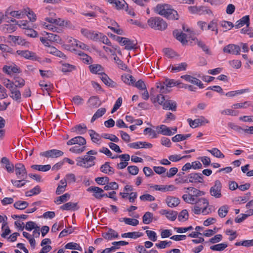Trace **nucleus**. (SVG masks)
<instances>
[{
	"instance_id": "f257e3e1",
	"label": "nucleus",
	"mask_w": 253,
	"mask_h": 253,
	"mask_svg": "<svg viewBox=\"0 0 253 253\" xmlns=\"http://www.w3.org/2000/svg\"><path fill=\"white\" fill-rule=\"evenodd\" d=\"M148 25L152 29L160 31H164L168 27L167 23L162 18L153 17L147 21Z\"/></svg>"
},
{
	"instance_id": "f03ea898",
	"label": "nucleus",
	"mask_w": 253,
	"mask_h": 253,
	"mask_svg": "<svg viewBox=\"0 0 253 253\" xmlns=\"http://www.w3.org/2000/svg\"><path fill=\"white\" fill-rule=\"evenodd\" d=\"M95 159V157L86 154L84 157H78L77 158L76 165L78 166L87 169L95 165L94 160Z\"/></svg>"
},
{
	"instance_id": "7ed1b4c3",
	"label": "nucleus",
	"mask_w": 253,
	"mask_h": 253,
	"mask_svg": "<svg viewBox=\"0 0 253 253\" xmlns=\"http://www.w3.org/2000/svg\"><path fill=\"white\" fill-rule=\"evenodd\" d=\"M157 96V101L161 105L163 106V109L165 110H170L172 111H175L177 108V104L175 101L171 100H166V97L164 95Z\"/></svg>"
},
{
	"instance_id": "20e7f679",
	"label": "nucleus",
	"mask_w": 253,
	"mask_h": 253,
	"mask_svg": "<svg viewBox=\"0 0 253 253\" xmlns=\"http://www.w3.org/2000/svg\"><path fill=\"white\" fill-rule=\"evenodd\" d=\"M15 174L18 179H25L27 177V172L24 165L17 163L15 165Z\"/></svg>"
},
{
	"instance_id": "39448f33",
	"label": "nucleus",
	"mask_w": 253,
	"mask_h": 253,
	"mask_svg": "<svg viewBox=\"0 0 253 253\" xmlns=\"http://www.w3.org/2000/svg\"><path fill=\"white\" fill-rule=\"evenodd\" d=\"M221 188L222 184L220 181L218 180H215L214 185L211 188L210 190L211 195L216 198H220L222 196Z\"/></svg>"
},
{
	"instance_id": "423d86ee",
	"label": "nucleus",
	"mask_w": 253,
	"mask_h": 253,
	"mask_svg": "<svg viewBox=\"0 0 253 253\" xmlns=\"http://www.w3.org/2000/svg\"><path fill=\"white\" fill-rule=\"evenodd\" d=\"M16 53L18 55L27 59L31 60L33 61H39L40 59V58L37 56L36 53L28 50H17Z\"/></svg>"
},
{
	"instance_id": "0eeeda50",
	"label": "nucleus",
	"mask_w": 253,
	"mask_h": 253,
	"mask_svg": "<svg viewBox=\"0 0 253 253\" xmlns=\"http://www.w3.org/2000/svg\"><path fill=\"white\" fill-rule=\"evenodd\" d=\"M63 154L64 153L62 151L57 149H51L41 152L40 155L47 158H57L63 156Z\"/></svg>"
},
{
	"instance_id": "6e6552de",
	"label": "nucleus",
	"mask_w": 253,
	"mask_h": 253,
	"mask_svg": "<svg viewBox=\"0 0 253 253\" xmlns=\"http://www.w3.org/2000/svg\"><path fill=\"white\" fill-rule=\"evenodd\" d=\"M189 179V183H203L204 176L203 174L200 172H193L187 175Z\"/></svg>"
},
{
	"instance_id": "1a4fd4ad",
	"label": "nucleus",
	"mask_w": 253,
	"mask_h": 253,
	"mask_svg": "<svg viewBox=\"0 0 253 253\" xmlns=\"http://www.w3.org/2000/svg\"><path fill=\"white\" fill-rule=\"evenodd\" d=\"M81 33L86 38L97 41L99 40L100 33H95L94 31L88 30L86 29H82Z\"/></svg>"
},
{
	"instance_id": "9d476101",
	"label": "nucleus",
	"mask_w": 253,
	"mask_h": 253,
	"mask_svg": "<svg viewBox=\"0 0 253 253\" xmlns=\"http://www.w3.org/2000/svg\"><path fill=\"white\" fill-rule=\"evenodd\" d=\"M240 50V47L234 44H229L224 47L223 49L224 52L234 55L239 54Z\"/></svg>"
},
{
	"instance_id": "9b49d317",
	"label": "nucleus",
	"mask_w": 253,
	"mask_h": 253,
	"mask_svg": "<svg viewBox=\"0 0 253 253\" xmlns=\"http://www.w3.org/2000/svg\"><path fill=\"white\" fill-rule=\"evenodd\" d=\"M187 121L188 122L190 127L192 128H196L205 124H208L209 123V121L204 117H201L200 118L196 119L194 120H192L191 119H188Z\"/></svg>"
},
{
	"instance_id": "f8f14e48",
	"label": "nucleus",
	"mask_w": 253,
	"mask_h": 253,
	"mask_svg": "<svg viewBox=\"0 0 253 253\" xmlns=\"http://www.w3.org/2000/svg\"><path fill=\"white\" fill-rule=\"evenodd\" d=\"M98 74L101 75L100 79L106 85L112 88L118 86V84L111 80L105 73L102 72L101 73H98Z\"/></svg>"
},
{
	"instance_id": "ddd939ff",
	"label": "nucleus",
	"mask_w": 253,
	"mask_h": 253,
	"mask_svg": "<svg viewBox=\"0 0 253 253\" xmlns=\"http://www.w3.org/2000/svg\"><path fill=\"white\" fill-rule=\"evenodd\" d=\"M170 6V5L168 4H158L154 8V11L155 13L164 17L166 13L169 10Z\"/></svg>"
},
{
	"instance_id": "4468645a",
	"label": "nucleus",
	"mask_w": 253,
	"mask_h": 253,
	"mask_svg": "<svg viewBox=\"0 0 253 253\" xmlns=\"http://www.w3.org/2000/svg\"><path fill=\"white\" fill-rule=\"evenodd\" d=\"M164 17L171 20H176L179 19V15L177 11L173 9L171 5H170L169 10L166 13Z\"/></svg>"
},
{
	"instance_id": "2eb2a0df",
	"label": "nucleus",
	"mask_w": 253,
	"mask_h": 253,
	"mask_svg": "<svg viewBox=\"0 0 253 253\" xmlns=\"http://www.w3.org/2000/svg\"><path fill=\"white\" fill-rule=\"evenodd\" d=\"M86 144V140L82 136H76L67 141L68 145L74 144H78L79 145H84Z\"/></svg>"
},
{
	"instance_id": "dca6fc26",
	"label": "nucleus",
	"mask_w": 253,
	"mask_h": 253,
	"mask_svg": "<svg viewBox=\"0 0 253 253\" xmlns=\"http://www.w3.org/2000/svg\"><path fill=\"white\" fill-rule=\"evenodd\" d=\"M102 236L106 240H112L119 237L118 233L111 228H108L107 232L102 233Z\"/></svg>"
},
{
	"instance_id": "f3484780",
	"label": "nucleus",
	"mask_w": 253,
	"mask_h": 253,
	"mask_svg": "<svg viewBox=\"0 0 253 253\" xmlns=\"http://www.w3.org/2000/svg\"><path fill=\"white\" fill-rule=\"evenodd\" d=\"M0 163L5 165V169L9 173H13L14 172V167L13 164L10 163L9 160L5 157L1 159Z\"/></svg>"
},
{
	"instance_id": "a211bd4d",
	"label": "nucleus",
	"mask_w": 253,
	"mask_h": 253,
	"mask_svg": "<svg viewBox=\"0 0 253 253\" xmlns=\"http://www.w3.org/2000/svg\"><path fill=\"white\" fill-rule=\"evenodd\" d=\"M196 206H200V207H203L202 212L204 213L207 210L209 206V201L207 199L205 198H201L198 199L197 200H196V202L194 203Z\"/></svg>"
},
{
	"instance_id": "6ab92c4d",
	"label": "nucleus",
	"mask_w": 253,
	"mask_h": 253,
	"mask_svg": "<svg viewBox=\"0 0 253 253\" xmlns=\"http://www.w3.org/2000/svg\"><path fill=\"white\" fill-rule=\"evenodd\" d=\"M123 44L125 45V49L130 50L131 49H135L136 46L137 44L136 41H131L130 39L125 38V40L123 41Z\"/></svg>"
},
{
	"instance_id": "aec40b11",
	"label": "nucleus",
	"mask_w": 253,
	"mask_h": 253,
	"mask_svg": "<svg viewBox=\"0 0 253 253\" xmlns=\"http://www.w3.org/2000/svg\"><path fill=\"white\" fill-rule=\"evenodd\" d=\"M173 35L182 44H185L187 42V41L186 40L187 35L185 33L179 32L177 30H175L173 31Z\"/></svg>"
},
{
	"instance_id": "412c9836",
	"label": "nucleus",
	"mask_w": 253,
	"mask_h": 253,
	"mask_svg": "<svg viewBox=\"0 0 253 253\" xmlns=\"http://www.w3.org/2000/svg\"><path fill=\"white\" fill-rule=\"evenodd\" d=\"M245 25H246L247 27H249L250 25V17L249 15L244 16L241 19L237 21L234 26L238 29Z\"/></svg>"
},
{
	"instance_id": "4be33fe9",
	"label": "nucleus",
	"mask_w": 253,
	"mask_h": 253,
	"mask_svg": "<svg viewBox=\"0 0 253 253\" xmlns=\"http://www.w3.org/2000/svg\"><path fill=\"white\" fill-rule=\"evenodd\" d=\"M111 4H114L117 9H125L127 4L124 0H106Z\"/></svg>"
},
{
	"instance_id": "5701e85b",
	"label": "nucleus",
	"mask_w": 253,
	"mask_h": 253,
	"mask_svg": "<svg viewBox=\"0 0 253 253\" xmlns=\"http://www.w3.org/2000/svg\"><path fill=\"white\" fill-rule=\"evenodd\" d=\"M166 203L169 207H175L178 205L180 200L178 198L169 196L166 199Z\"/></svg>"
},
{
	"instance_id": "b1692460",
	"label": "nucleus",
	"mask_w": 253,
	"mask_h": 253,
	"mask_svg": "<svg viewBox=\"0 0 253 253\" xmlns=\"http://www.w3.org/2000/svg\"><path fill=\"white\" fill-rule=\"evenodd\" d=\"M153 187L155 188L156 190H158L160 191H173L176 189V187H174L172 185H155Z\"/></svg>"
},
{
	"instance_id": "393cba45",
	"label": "nucleus",
	"mask_w": 253,
	"mask_h": 253,
	"mask_svg": "<svg viewBox=\"0 0 253 253\" xmlns=\"http://www.w3.org/2000/svg\"><path fill=\"white\" fill-rule=\"evenodd\" d=\"M22 13L20 11H10V7H9L5 12V19H9L8 15H10L13 17L20 18H21Z\"/></svg>"
},
{
	"instance_id": "a878e982",
	"label": "nucleus",
	"mask_w": 253,
	"mask_h": 253,
	"mask_svg": "<svg viewBox=\"0 0 253 253\" xmlns=\"http://www.w3.org/2000/svg\"><path fill=\"white\" fill-rule=\"evenodd\" d=\"M101 172L108 173L109 174H112L114 173V170L112 167L110 166L109 162H106L104 165H102L100 168Z\"/></svg>"
},
{
	"instance_id": "bb28decb",
	"label": "nucleus",
	"mask_w": 253,
	"mask_h": 253,
	"mask_svg": "<svg viewBox=\"0 0 253 253\" xmlns=\"http://www.w3.org/2000/svg\"><path fill=\"white\" fill-rule=\"evenodd\" d=\"M60 209L63 210H77L79 209L77 207V203L68 202L60 207Z\"/></svg>"
},
{
	"instance_id": "cd10ccee",
	"label": "nucleus",
	"mask_w": 253,
	"mask_h": 253,
	"mask_svg": "<svg viewBox=\"0 0 253 253\" xmlns=\"http://www.w3.org/2000/svg\"><path fill=\"white\" fill-rule=\"evenodd\" d=\"M88 102L90 103V106L93 108H97L101 104L99 97L97 96L90 97L88 99Z\"/></svg>"
},
{
	"instance_id": "c85d7f7f",
	"label": "nucleus",
	"mask_w": 253,
	"mask_h": 253,
	"mask_svg": "<svg viewBox=\"0 0 253 253\" xmlns=\"http://www.w3.org/2000/svg\"><path fill=\"white\" fill-rule=\"evenodd\" d=\"M160 130L158 131V133L164 135L171 136L173 134L172 131L166 126L162 125L159 126Z\"/></svg>"
},
{
	"instance_id": "c756f323",
	"label": "nucleus",
	"mask_w": 253,
	"mask_h": 253,
	"mask_svg": "<svg viewBox=\"0 0 253 253\" xmlns=\"http://www.w3.org/2000/svg\"><path fill=\"white\" fill-rule=\"evenodd\" d=\"M2 70L8 75H10L11 73H16L20 72V69L17 66L11 67L7 65L3 66Z\"/></svg>"
},
{
	"instance_id": "7c9ffc66",
	"label": "nucleus",
	"mask_w": 253,
	"mask_h": 253,
	"mask_svg": "<svg viewBox=\"0 0 253 253\" xmlns=\"http://www.w3.org/2000/svg\"><path fill=\"white\" fill-rule=\"evenodd\" d=\"M143 236V233L139 232H132L122 234L121 236L123 238H130L136 239Z\"/></svg>"
},
{
	"instance_id": "2f4dec72",
	"label": "nucleus",
	"mask_w": 253,
	"mask_h": 253,
	"mask_svg": "<svg viewBox=\"0 0 253 253\" xmlns=\"http://www.w3.org/2000/svg\"><path fill=\"white\" fill-rule=\"evenodd\" d=\"M157 88H160L159 92L160 94L159 95H160V98H161V95H163L164 93H167L170 91V90L169 89V87H167L165 85V82L163 83H157Z\"/></svg>"
},
{
	"instance_id": "473e14b6",
	"label": "nucleus",
	"mask_w": 253,
	"mask_h": 253,
	"mask_svg": "<svg viewBox=\"0 0 253 253\" xmlns=\"http://www.w3.org/2000/svg\"><path fill=\"white\" fill-rule=\"evenodd\" d=\"M187 67V64L185 62H182L180 64L171 66V70L174 72H180L185 71Z\"/></svg>"
},
{
	"instance_id": "72a5a7b5",
	"label": "nucleus",
	"mask_w": 253,
	"mask_h": 253,
	"mask_svg": "<svg viewBox=\"0 0 253 253\" xmlns=\"http://www.w3.org/2000/svg\"><path fill=\"white\" fill-rule=\"evenodd\" d=\"M29 206V203L26 201H18L14 205V207L19 210H24Z\"/></svg>"
},
{
	"instance_id": "f704fd0d",
	"label": "nucleus",
	"mask_w": 253,
	"mask_h": 253,
	"mask_svg": "<svg viewBox=\"0 0 253 253\" xmlns=\"http://www.w3.org/2000/svg\"><path fill=\"white\" fill-rule=\"evenodd\" d=\"M31 168L35 170L45 172L51 169V166L50 165H33L31 166Z\"/></svg>"
},
{
	"instance_id": "c9c22d12",
	"label": "nucleus",
	"mask_w": 253,
	"mask_h": 253,
	"mask_svg": "<svg viewBox=\"0 0 253 253\" xmlns=\"http://www.w3.org/2000/svg\"><path fill=\"white\" fill-rule=\"evenodd\" d=\"M78 54L81 56V59L83 62L87 64H90L92 63V59L91 57L83 52L79 51Z\"/></svg>"
},
{
	"instance_id": "e433bc0d",
	"label": "nucleus",
	"mask_w": 253,
	"mask_h": 253,
	"mask_svg": "<svg viewBox=\"0 0 253 253\" xmlns=\"http://www.w3.org/2000/svg\"><path fill=\"white\" fill-rule=\"evenodd\" d=\"M11 95L10 96L13 99L18 102H20L21 98V94L20 91L15 87L13 90L10 91Z\"/></svg>"
},
{
	"instance_id": "4c0bfd02",
	"label": "nucleus",
	"mask_w": 253,
	"mask_h": 253,
	"mask_svg": "<svg viewBox=\"0 0 253 253\" xmlns=\"http://www.w3.org/2000/svg\"><path fill=\"white\" fill-rule=\"evenodd\" d=\"M191 135V134H187L185 135L178 134L172 137L171 140L174 142H179L190 137Z\"/></svg>"
},
{
	"instance_id": "58836bf2",
	"label": "nucleus",
	"mask_w": 253,
	"mask_h": 253,
	"mask_svg": "<svg viewBox=\"0 0 253 253\" xmlns=\"http://www.w3.org/2000/svg\"><path fill=\"white\" fill-rule=\"evenodd\" d=\"M227 244L226 243H222L210 247V249L214 251H222L227 247Z\"/></svg>"
},
{
	"instance_id": "ea45409f",
	"label": "nucleus",
	"mask_w": 253,
	"mask_h": 253,
	"mask_svg": "<svg viewBox=\"0 0 253 253\" xmlns=\"http://www.w3.org/2000/svg\"><path fill=\"white\" fill-rule=\"evenodd\" d=\"M16 29L15 24H5L2 26V30L4 32L11 33L15 31Z\"/></svg>"
},
{
	"instance_id": "a19ab883",
	"label": "nucleus",
	"mask_w": 253,
	"mask_h": 253,
	"mask_svg": "<svg viewBox=\"0 0 253 253\" xmlns=\"http://www.w3.org/2000/svg\"><path fill=\"white\" fill-rule=\"evenodd\" d=\"M229 207L227 205H224L220 207L218 210V214L221 218L226 216L228 212Z\"/></svg>"
},
{
	"instance_id": "79ce46f5",
	"label": "nucleus",
	"mask_w": 253,
	"mask_h": 253,
	"mask_svg": "<svg viewBox=\"0 0 253 253\" xmlns=\"http://www.w3.org/2000/svg\"><path fill=\"white\" fill-rule=\"evenodd\" d=\"M143 222L144 224H150L153 220V214L149 212H146L142 217Z\"/></svg>"
},
{
	"instance_id": "37998d69",
	"label": "nucleus",
	"mask_w": 253,
	"mask_h": 253,
	"mask_svg": "<svg viewBox=\"0 0 253 253\" xmlns=\"http://www.w3.org/2000/svg\"><path fill=\"white\" fill-rule=\"evenodd\" d=\"M208 151L216 158H224L225 157L224 154L216 148H212L211 150H208Z\"/></svg>"
},
{
	"instance_id": "c03bdc74",
	"label": "nucleus",
	"mask_w": 253,
	"mask_h": 253,
	"mask_svg": "<svg viewBox=\"0 0 253 253\" xmlns=\"http://www.w3.org/2000/svg\"><path fill=\"white\" fill-rule=\"evenodd\" d=\"M76 69L75 66L69 64L68 63L62 64L61 71L64 73L71 72Z\"/></svg>"
},
{
	"instance_id": "a18cd8bd",
	"label": "nucleus",
	"mask_w": 253,
	"mask_h": 253,
	"mask_svg": "<svg viewBox=\"0 0 253 253\" xmlns=\"http://www.w3.org/2000/svg\"><path fill=\"white\" fill-rule=\"evenodd\" d=\"M41 192V189L39 185H37L34 188L26 192V196L30 197L34 195H37Z\"/></svg>"
},
{
	"instance_id": "49530a36",
	"label": "nucleus",
	"mask_w": 253,
	"mask_h": 253,
	"mask_svg": "<svg viewBox=\"0 0 253 253\" xmlns=\"http://www.w3.org/2000/svg\"><path fill=\"white\" fill-rule=\"evenodd\" d=\"M86 129L87 128L85 125H83V126H82L81 125H76L72 128V131L75 132L78 130L80 132L79 133L82 134L86 132Z\"/></svg>"
},
{
	"instance_id": "de8ad7c7",
	"label": "nucleus",
	"mask_w": 253,
	"mask_h": 253,
	"mask_svg": "<svg viewBox=\"0 0 253 253\" xmlns=\"http://www.w3.org/2000/svg\"><path fill=\"white\" fill-rule=\"evenodd\" d=\"M65 248L67 249L77 250L80 251H81L82 250V249L80 247L79 244L73 242H70L67 244L65 245Z\"/></svg>"
},
{
	"instance_id": "09e8293b",
	"label": "nucleus",
	"mask_w": 253,
	"mask_h": 253,
	"mask_svg": "<svg viewBox=\"0 0 253 253\" xmlns=\"http://www.w3.org/2000/svg\"><path fill=\"white\" fill-rule=\"evenodd\" d=\"M70 195L69 193H65L64 195L58 197L56 200H55V203L57 204H60L61 203H63L66 202L68 199L70 198Z\"/></svg>"
},
{
	"instance_id": "8fccbe9b",
	"label": "nucleus",
	"mask_w": 253,
	"mask_h": 253,
	"mask_svg": "<svg viewBox=\"0 0 253 253\" xmlns=\"http://www.w3.org/2000/svg\"><path fill=\"white\" fill-rule=\"evenodd\" d=\"M189 214L186 210H183L179 214L178 219L180 221H185L188 219Z\"/></svg>"
},
{
	"instance_id": "3c124183",
	"label": "nucleus",
	"mask_w": 253,
	"mask_h": 253,
	"mask_svg": "<svg viewBox=\"0 0 253 253\" xmlns=\"http://www.w3.org/2000/svg\"><path fill=\"white\" fill-rule=\"evenodd\" d=\"M189 12L192 14H199L200 15L203 14V12H201V9H203V7H197L196 6H190L188 7Z\"/></svg>"
},
{
	"instance_id": "603ef678",
	"label": "nucleus",
	"mask_w": 253,
	"mask_h": 253,
	"mask_svg": "<svg viewBox=\"0 0 253 253\" xmlns=\"http://www.w3.org/2000/svg\"><path fill=\"white\" fill-rule=\"evenodd\" d=\"M182 199L186 203H187L194 204L196 202V199L192 196V194H189L188 195L184 194L182 196Z\"/></svg>"
},
{
	"instance_id": "864d4df0",
	"label": "nucleus",
	"mask_w": 253,
	"mask_h": 253,
	"mask_svg": "<svg viewBox=\"0 0 253 253\" xmlns=\"http://www.w3.org/2000/svg\"><path fill=\"white\" fill-rule=\"evenodd\" d=\"M106 185L104 187V189L105 190H117L119 188V185L118 183L116 182H108V183H106Z\"/></svg>"
},
{
	"instance_id": "5fc2aeb1",
	"label": "nucleus",
	"mask_w": 253,
	"mask_h": 253,
	"mask_svg": "<svg viewBox=\"0 0 253 253\" xmlns=\"http://www.w3.org/2000/svg\"><path fill=\"white\" fill-rule=\"evenodd\" d=\"M71 42H72V44L73 45L76 46L77 47H79L80 48L82 49H88V46L85 44L81 42L76 40L73 39V41L71 40Z\"/></svg>"
},
{
	"instance_id": "6e6d98bb",
	"label": "nucleus",
	"mask_w": 253,
	"mask_h": 253,
	"mask_svg": "<svg viewBox=\"0 0 253 253\" xmlns=\"http://www.w3.org/2000/svg\"><path fill=\"white\" fill-rule=\"evenodd\" d=\"M87 190L89 192H93V196L95 197V195L99 196L101 193L104 192L103 190L98 187H89Z\"/></svg>"
},
{
	"instance_id": "4d7b16f0",
	"label": "nucleus",
	"mask_w": 253,
	"mask_h": 253,
	"mask_svg": "<svg viewBox=\"0 0 253 253\" xmlns=\"http://www.w3.org/2000/svg\"><path fill=\"white\" fill-rule=\"evenodd\" d=\"M114 60L115 62L118 64L119 68L123 70H126L127 68V66L119 59L118 57L115 54L114 55Z\"/></svg>"
},
{
	"instance_id": "13d9d810",
	"label": "nucleus",
	"mask_w": 253,
	"mask_h": 253,
	"mask_svg": "<svg viewBox=\"0 0 253 253\" xmlns=\"http://www.w3.org/2000/svg\"><path fill=\"white\" fill-rule=\"evenodd\" d=\"M123 220L126 224L134 226L137 225L139 223V221L134 218L125 217L123 218Z\"/></svg>"
},
{
	"instance_id": "bf43d9fd",
	"label": "nucleus",
	"mask_w": 253,
	"mask_h": 253,
	"mask_svg": "<svg viewBox=\"0 0 253 253\" xmlns=\"http://www.w3.org/2000/svg\"><path fill=\"white\" fill-rule=\"evenodd\" d=\"M11 182L14 186L17 188H20L23 186L27 182V181L22 179H20V180L11 179Z\"/></svg>"
},
{
	"instance_id": "052dcab7",
	"label": "nucleus",
	"mask_w": 253,
	"mask_h": 253,
	"mask_svg": "<svg viewBox=\"0 0 253 253\" xmlns=\"http://www.w3.org/2000/svg\"><path fill=\"white\" fill-rule=\"evenodd\" d=\"M101 137H102L105 139H108L110 141L115 142H118L119 141V138L116 135H115L114 134L103 133L101 135Z\"/></svg>"
},
{
	"instance_id": "680f3d73",
	"label": "nucleus",
	"mask_w": 253,
	"mask_h": 253,
	"mask_svg": "<svg viewBox=\"0 0 253 253\" xmlns=\"http://www.w3.org/2000/svg\"><path fill=\"white\" fill-rule=\"evenodd\" d=\"M89 68L91 73L94 74L99 73L98 72L102 69V66L99 64L90 65Z\"/></svg>"
},
{
	"instance_id": "e2e57ef3",
	"label": "nucleus",
	"mask_w": 253,
	"mask_h": 253,
	"mask_svg": "<svg viewBox=\"0 0 253 253\" xmlns=\"http://www.w3.org/2000/svg\"><path fill=\"white\" fill-rule=\"evenodd\" d=\"M181 78L184 79L187 82L195 84L198 79L189 75H184L181 76Z\"/></svg>"
},
{
	"instance_id": "0e129e2a",
	"label": "nucleus",
	"mask_w": 253,
	"mask_h": 253,
	"mask_svg": "<svg viewBox=\"0 0 253 253\" xmlns=\"http://www.w3.org/2000/svg\"><path fill=\"white\" fill-rule=\"evenodd\" d=\"M95 181L99 185H105L108 183L109 178L107 176L98 177L95 178Z\"/></svg>"
},
{
	"instance_id": "69168bd1",
	"label": "nucleus",
	"mask_w": 253,
	"mask_h": 253,
	"mask_svg": "<svg viewBox=\"0 0 253 253\" xmlns=\"http://www.w3.org/2000/svg\"><path fill=\"white\" fill-rule=\"evenodd\" d=\"M25 34L32 38H35L38 36V32L32 29L30 27L25 30Z\"/></svg>"
},
{
	"instance_id": "338daca9",
	"label": "nucleus",
	"mask_w": 253,
	"mask_h": 253,
	"mask_svg": "<svg viewBox=\"0 0 253 253\" xmlns=\"http://www.w3.org/2000/svg\"><path fill=\"white\" fill-rule=\"evenodd\" d=\"M25 229L28 231H31L34 229L40 228V227L37 226L36 224L32 221H28L26 223Z\"/></svg>"
},
{
	"instance_id": "774afa93",
	"label": "nucleus",
	"mask_w": 253,
	"mask_h": 253,
	"mask_svg": "<svg viewBox=\"0 0 253 253\" xmlns=\"http://www.w3.org/2000/svg\"><path fill=\"white\" fill-rule=\"evenodd\" d=\"M89 132L92 141L95 143L97 142L99 140V139L98 138L99 134L92 129L89 130Z\"/></svg>"
}]
</instances>
